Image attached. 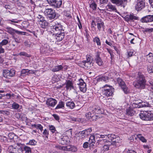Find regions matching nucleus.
<instances>
[{
  "mask_svg": "<svg viewBox=\"0 0 153 153\" xmlns=\"http://www.w3.org/2000/svg\"><path fill=\"white\" fill-rule=\"evenodd\" d=\"M146 82L145 77L141 72H138L136 80L133 82V85L136 88L143 89L146 87Z\"/></svg>",
  "mask_w": 153,
  "mask_h": 153,
  "instance_id": "nucleus-1",
  "label": "nucleus"
},
{
  "mask_svg": "<svg viewBox=\"0 0 153 153\" xmlns=\"http://www.w3.org/2000/svg\"><path fill=\"white\" fill-rule=\"evenodd\" d=\"M40 11L44 12V13L50 19H54L56 17V13L55 11L53 9L50 8L45 9L44 8H43Z\"/></svg>",
  "mask_w": 153,
  "mask_h": 153,
  "instance_id": "nucleus-2",
  "label": "nucleus"
},
{
  "mask_svg": "<svg viewBox=\"0 0 153 153\" xmlns=\"http://www.w3.org/2000/svg\"><path fill=\"white\" fill-rule=\"evenodd\" d=\"M103 93L107 97H111L114 94V88L111 86L105 85L103 86Z\"/></svg>",
  "mask_w": 153,
  "mask_h": 153,
  "instance_id": "nucleus-3",
  "label": "nucleus"
},
{
  "mask_svg": "<svg viewBox=\"0 0 153 153\" xmlns=\"http://www.w3.org/2000/svg\"><path fill=\"white\" fill-rule=\"evenodd\" d=\"M51 28L52 30L55 34L64 32V30L63 29L62 26L60 23L57 22H56L54 25L51 26Z\"/></svg>",
  "mask_w": 153,
  "mask_h": 153,
  "instance_id": "nucleus-4",
  "label": "nucleus"
},
{
  "mask_svg": "<svg viewBox=\"0 0 153 153\" xmlns=\"http://www.w3.org/2000/svg\"><path fill=\"white\" fill-rule=\"evenodd\" d=\"M50 5L54 7L59 8L62 4V0H47Z\"/></svg>",
  "mask_w": 153,
  "mask_h": 153,
  "instance_id": "nucleus-5",
  "label": "nucleus"
},
{
  "mask_svg": "<svg viewBox=\"0 0 153 153\" xmlns=\"http://www.w3.org/2000/svg\"><path fill=\"white\" fill-rule=\"evenodd\" d=\"M117 81L119 85L121 87L122 89L125 94H128L129 92V90L126 87L125 83L121 78H118L117 79Z\"/></svg>",
  "mask_w": 153,
  "mask_h": 153,
  "instance_id": "nucleus-6",
  "label": "nucleus"
},
{
  "mask_svg": "<svg viewBox=\"0 0 153 153\" xmlns=\"http://www.w3.org/2000/svg\"><path fill=\"white\" fill-rule=\"evenodd\" d=\"M79 85L80 91L83 93H85L87 90L86 85L82 79H80L78 80L77 84Z\"/></svg>",
  "mask_w": 153,
  "mask_h": 153,
  "instance_id": "nucleus-7",
  "label": "nucleus"
},
{
  "mask_svg": "<svg viewBox=\"0 0 153 153\" xmlns=\"http://www.w3.org/2000/svg\"><path fill=\"white\" fill-rule=\"evenodd\" d=\"M114 4H116L117 6H120L124 8L127 5V0H110Z\"/></svg>",
  "mask_w": 153,
  "mask_h": 153,
  "instance_id": "nucleus-8",
  "label": "nucleus"
},
{
  "mask_svg": "<svg viewBox=\"0 0 153 153\" xmlns=\"http://www.w3.org/2000/svg\"><path fill=\"white\" fill-rule=\"evenodd\" d=\"M15 74V71L13 69L10 70H4L3 71V75L4 77L10 78V77L13 76Z\"/></svg>",
  "mask_w": 153,
  "mask_h": 153,
  "instance_id": "nucleus-9",
  "label": "nucleus"
},
{
  "mask_svg": "<svg viewBox=\"0 0 153 153\" xmlns=\"http://www.w3.org/2000/svg\"><path fill=\"white\" fill-rule=\"evenodd\" d=\"M58 148L59 149L64 151H71L73 152H75L77 151L76 147L70 145H68L66 146H59Z\"/></svg>",
  "mask_w": 153,
  "mask_h": 153,
  "instance_id": "nucleus-10",
  "label": "nucleus"
},
{
  "mask_svg": "<svg viewBox=\"0 0 153 153\" xmlns=\"http://www.w3.org/2000/svg\"><path fill=\"white\" fill-rule=\"evenodd\" d=\"M145 0H138L135 6V9L138 11L140 10L145 7Z\"/></svg>",
  "mask_w": 153,
  "mask_h": 153,
  "instance_id": "nucleus-11",
  "label": "nucleus"
},
{
  "mask_svg": "<svg viewBox=\"0 0 153 153\" xmlns=\"http://www.w3.org/2000/svg\"><path fill=\"white\" fill-rule=\"evenodd\" d=\"M107 137H108V140L107 139L106 140H103V142H110V140H109V138H110L111 141L112 142H114L116 143H119L120 142L119 141L120 139L119 137H116L114 135H110V137H109L107 135H105Z\"/></svg>",
  "mask_w": 153,
  "mask_h": 153,
  "instance_id": "nucleus-12",
  "label": "nucleus"
},
{
  "mask_svg": "<svg viewBox=\"0 0 153 153\" xmlns=\"http://www.w3.org/2000/svg\"><path fill=\"white\" fill-rule=\"evenodd\" d=\"M57 103V100L56 99L52 98H48L46 100L47 105L51 107H54Z\"/></svg>",
  "mask_w": 153,
  "mask_h": 153,
  "instance_id": "nucleus-13",
  "label": "nucleus"
},
{
  "mask_svg": "<svg viewBox=\"0 0 153 153\" xmlns=\"http://www.w3.org/2000/svg\"><path fill=\"white\" fill-rule=\"evenodd\" d=\"M140 21L143 23L152 22L153 21V15H149L145 16L141 18Z\"/></svg>",
  "mask_w": 153,
  "mask_h": 153,
  "instance_id": "nucleus-14",
  "label": "nucleus"
},
{
  "mask_svg": "<svg viewBox=\"0 0 153 153\" xmlns=\"http://www.w3.org/2000/svg\"><path fill=\"white\" fill-rule=\"evenodd\" d=\"M81 64L82 67L85 68L87 69H89L93 65L94 63L92 61H91V62L82 61Z\"/></svg>",
  "mask_w": 153,
  "mask_h": 153,
  "instance_id": "nucleus-15",
  "label": "nucleus"
},
{
  "mask_svg": "<svg viewBox=\"0 0 153 153\" xmlns=\"http://www.w3.org/2000/svg\"><path fill=\"white\" fill-rule=\"evenodd\" d=\"M6 31L9 34L13 35L15 33L18 34H21L22 32L14 29L11 27H7L6 28Z\"/></svg>",
  "mask_w": 153,
  "mask_h": 153,
  "instance_id": "nucleus-16",
  "label": "nucleus"
},
{
  "mask_svg": "<svg viewBox=\"0 0 153 153\" xmlns=\"http://www.w3.org/2000/svg\"><path fill=\"white\" fill-rule=\"evenodd\" d=\"M100 53L99 52H97L96 53V57L95 58V60L96 62L99 66L102 65L103 64V61L100 57Z\"/></svg>",
  "mask_w": 153,
  "mask_h": 153,
  "instance_id": "nucleus-17",
  "label": "nucleus"
},
{
  "mask_svg": "<svg viewBox=\"0 0 153 153\" xmlns=\"http://www.w3.org/2000/svg\"><path fill=\"white\" fill-rule=\"evenodd\" d=\"M91 110L92 112H94L95 115H96V114H101L102 113L101 108L98 106H95L93 107L92 108Z\"/></svg>",
  "mask_w": 153,
  "mask_h": 153,
  "instance_id": "nucleus-18",
  "label": "nucleus"
},
{
  "mask_svg": "<svg viewBox=\"0 0 153 153\" xmlns=\"http://www.w3.org/2000/svg\"><path fill=\"white\" fill-rule=\"evenodd\" d=\"M106 8L107 10L109 11H114L115 12H117V10L115 7V6L113 5L111 3H109L106 6Z\"/></svg>",
  "mask_w": 153,
  "mask_h": 153,
  "instance_id": "nucleus-19",
  "label": "nucleus"
},
{
  "mask_svg": "<svg viewBox=\"0 0 153 153\" xmlns=\"http://www.w3.org/2000/svg\"><path fill=\"white\" fill-rule=\"evenodd\" d=\"M55 34H56L55 38L58 41H62L64 38L65 35L64 32H60V33Z\"/></svg>",
  "mask_w": 153,
  "mask_h": 153,
  "instance_id": "nucleus-20",
  "label": "nucleus"
},
{
  "mask_svg": "<svg viewBox=\"0 0 153 153\" xmlns=\"http://www.w3.org/2000/svg\"><path fill=\"white\" fill-rule=\"evenodd\" d=\"M49 49V46L47 44H43L42 45L40 51L41 53L47 52Z\"/></svg>",
  "mask_w": 153,
  "mask_h": 153,
  "instance_id": "nucleus-21",
  "label": "nucleus"
},
{
  "mask_svg": "<svg viewBox=\"0 0 153 153\" xmlns=\"http://www.w3.org/2000/svg\"><path fill=\"white\" fill-rule=\"evenodd\" d=\"M85 116L86 118L88 119H90L92 118V119H93V120H94V119L93 118L95 116L97 117V115H95L94 114V112H92V111H91L89 112L86 113L85 114Z\"/></svg>",
  "mask_w": 153,
  "mask_h": 153,
  "instance_id": "nucleus-22",
  "label": "nucleus"
},
{
  "mask_svg": "<svg viewBox=\"0 0 153 153\" xmlns=\"http://www.w3.org/2000/svg\"><path fill=\"white\" fill-rule=\"evenodd\" d=\"M136 102L134 103L133 105L134 107L136 108H140L143 107V105L141 103V100H139L135 101Z\"/></svg>",
  "mask_w": 153,
  "mask_h": 153,
  "instance_id": "nucleus-23",
  "label": "nucleus"
},
{
  "mask_svg": "<svg viewBox=\"0 0 153 153\" xmlns=\"http://www.w3.org/2000/svg\"><path fill=\"white\" fill-rule=\"evenodd\" d=\"M147 61L149 63H152L153 62V54L152 53H149L146 56Z\"/></svg>",
  "mask_w": 153,
  "mask_h": 153,
  "instance_id": "nucleus-24",
  "label": "nucleus"
},
{
  "mask_svg": "<svg viewBox=\"0 0 153 153\" xmlns=\"http://www.w3.org/2000/svg\"><path fill=\"white\" fill-rule=\"evenodd\" d=\"M66 87L67 89H71L73 88V84L70 80H67L66 82Z\"/></svg>",
  "mask_w": 153,
  "mask_h": 153,
  "instance_id": "nucleus-25",
  "label": "nucleus"
},
{
  "mask_svg": "<svg viewBox=\"0 0 153 153\" xmlns=\"http://www.w3.org/2000/svg\"><path fill=\"white\" fill-rule=\"evenodd\" d=\"M66 106L68 108L71 109H73L75 107V105L73 101H68L66 103Z\"/></svg>",
  "mask_w": 153,
  "mask_h": 153,
  "instance_id": "nucleus-26",
  "label": "nucleus"
},
{
  "mask_svg": "<svg viewBox=\"0 0 153 153\" xmlns=\"http://www.w3.org/2000/svg\"><path fill=\"white\" fill-rule=\"evenodd\" d=\"M63 68L62 66L61 65H60L55 66L52 69V71L53 72H56L62 70Z\"/></svg>",
  "mask_w": 153,
  "mask_h": 153,
  "instance_id": "nucleus-27",
  "label": "nucleus"
},
{
  "mask_svg": "<svg viewBox=\"0 0 153 153\" xmlns=\"http://www.w3.org/2000/svg\"><path fill=\"white\" fill-rule=\"evenodd\" d=\"M92 131V129L91 128H88L82 131V134H84L85 136H88L90 134V133Z\"/></svg>",
  "mask_w": 153,
  "mask_h": 153,
  "instance_id": "nucleus-28",
  "label": "nucleus"
},
{
  "mask_svg": "<svg viewBox=\"0 0 153 153\" xmlns=\"http://www.w3.org/2000/svg\"><path fill=\"white\" fill-rule=\"evenodd\" d=\"M32 71L27 69H23L21 71V74H24L25 75H27L31 73Z\"/></svg>",
  "mask_w": 153,
  "mask_h": 153,
  "instance_id": "nucleus-29",
  "label": "nucleus"
},
{
  "mask_svg": "<svg viewBox=\"0 0 153 153\" xmlns=\"http://www.w3.org/2000/svg\"><path fill=\"white\" fill-rule=\"evenodd\" d=\"M134 111L131 108L127 109L126 111L127 114L130 116L133 115L134 114Z\"/></svg>",
  "mask_w": 153,
  "mask_h": 153,
  "instance_id": "nucleus-30",
  "label": "nucleus"
},
{
  "mask_svg": "<svg viewBox=\"0 0 153 153\" xmlns=\"http://www.w3.org/2000/svg\"><path fill=\"white\" fill-rule=\"evenodd\" d=\"M64 107V102L62 101L59 102L55 108L56 109L63 108Z\"/></svg>",
  "mask_w": 153,
  "mask_h": 153,
  "instance_id": "nucleus-31",
  "label": "nucleus"
},
{
  "mask_svg": "<svg viewBox=\"0 0 153 153\" xmlns=\"http://www.w3.org/2000/svg\"><path fill=\"white\" fill-rule=\"evenodd\" d=\"M93 41L94 42L96 43L97 45H101V43L100 42V40L98 37H94L93 39Z\"/></svg>",
  "mask_w": 153,
  "mask_h": 153,
  "instance_id": "nucleus-32",
  "label": "nucleus"
},
{
  "mask_svg": "<svg viewBox=\"0 0 153 153\" xmlns=\"http://www.w3.org/2000/svg\"><path fill=\"white\" fill-rule=\"evenodd\" d=\"M137 137L143 143H146V140L144 137L141 134H138L137 135Z\"/></svg>",
  "mask_w": 153,
  "mask_h": 153,
  "instance_id": "nucleus-33",
  "label": "nucleus"
},
{
  "mask_svg": "<svg viewBox=\"0 0 153 153\" xmlns=\"http://www.w3.org/2000/svg\"><path fill=\"white\" fill-rule=\"evenodd\" d=\"M104 26V23L103 22H100L97 23V27L99 31L101 30L102 27L103 28Z\"/></svg>",
  "mask_w": 153,
  "mask_h": 153,
  "instance_id": "nucleus-34",
  "label": "nucleus"
},
{
  "mask_svg": "<svg viewBox=\"0 0 153 153\" xmlns=\"http://www.w3.org/2000/svg\"><path fill=\"white\" fill-rule=\"evenodd\" d=\"M88 141L89 143H95L96 141L95 139V137L94 135H91L89 138Z\"/></svg>",
  "mask_w": 153,
  "mask_h": 153,
  "instance_id": "nucleus-35",
  "label": "nucleus"
},
{
  "mask_svg": "<svg viewBox=\"0 0 153 153\" xmlns=\"http://www.w3.org/2000/svg\"><path fill=\"white\" fill-rule=\"evenodd\" d=\"M68 138L67 137L65 136L62 138V142L61 143H69V140H68Z\"/></svg>",
  "mask_w": 153,
  "mask_h": 153,
  "instance_id": "nucleus-36",
  "label": "nucleus"
},
{
  "mask_svg": "<svg viewBox=\"0 0 153 153\" xmlns=\"http://www.w3.org/2000/svg\"><path fill=\"white\" fill-rule=\"evenodd\" d=\"M90 7L93 10H95L97 9V5L95 3V2L93 1L91 4H90Z\"/></svg>",
  "mask_w": 153,
  "mask_h": 153,
  "instance_id": "nucleus-37",
  "label": "nucleus"
},
{
  "mask_svg": "<svg viewBox=\"0 0 153 153\" xmlns=\"http://www.w3.org/2000/svg\"><path fill=\"white\" fill-rule=\"evenodd\" d=\"M46 24L45 21H44L43 22L39 21V25H40L41 27L43 29L45 28Z\"/></svg>",
  "mask_w": 153,
  "mask_h": 153,
  "instance_id": "nucleus-38",
  "label": "nucleus"
},
{
  "mask_svg": "<svg viewBox=\"0 0 153 153\" xmlns=\"http://www.w3.org/2000/svg\"><path fill=\"white\" fill-rule=\"evenodd\" d=\"M13 108L16 109L19 108L20 107H22V106H20L19 105L15 102H13L12 105Z\"/></svg>",
  "mask_w": 153,
  "mask_h": 153,
  "instance_id": "nucleus-39",
  "label": "nucleus"
},
{
  "mask_svg": "<svg viewBox=\"0 0 153 153\" xmlns=\"http://www.w3.org/2000/svg\"><path fill=\"white\" fill-rule=\"evenodd\" d=\"M7 21L8 22H10L12 23H19L20 22V20H18L16 19H12L8 20Z\"/></svg>",
  "mask_w": 153,
  "mask_h": 153,
  "instance_id": "nucleus-40",
  "label": "nucleus"
},
{
  "mask_svg": "<svg viewBox=\"0 0 153 153\" xmlns=\"http://www.w3.org/2000/svg\"><path fill=\"white\" fill-rule=\"evenodd\" d=\"M147 71L149 73L153 72V66L152 65H149L147 67Z\"/></svg>",
  "mask_w": 153,
  "mask_h": 153,
  "instance_id": "nucleus-41",
  "label": "nucleus"
},
{
  "mask_svg": "<svg viewBox=\"0 0 153 153\" xmlns=\"http://www.w3.org/2000/svg\"><path fill=\"white\" fill-rule=\"evenodd\" d=\"M49 129L53 133H54L56 131L55 128L54 126L52 125L49 126Z\"/></svg>",
  "mask_w": 153,
  "mask_h": 153,
  "instance_id": "nucleus-42",
  "label": "nucleus"
},
{
  "mask_svg": "<svg viewBox=\"0 0 153 153\" xmlns=\"http://www.w3.org/2000/svg\"><path fill=\"white\" fill-rule=\"evenodd\" d=\"M24 149L25 151V153H29L31 152V149L27 146H25L24 147Z\"/></svg>",
  "mask_w": 153,
  "mask_h": 153,
  "instance_id": "nucleus-43",
  "label": "nucleus"
},
{
  "mask_svg": "<svg viewBox=\"0 0 153 153\" xmlns=\"http://www.w3.org/2000/svg\"><path fill=\"white\" fill-rule=\"evenodd\" d=\"M8 43V41L7 39H4L0 43V45L2 46L6 45Z\"/></svg>",
  "mask_w": 153,
  "mask_h": 153,
  "instance_id": "nucleus-44",
  "label": "nucleus"
},
{
  "mask_svg": "<svg viewBox=\"0 0 153 153\" xmlns=\"http://www.w3.org/2000/svg\"><path fill=\"white\" fill-rule=\"evenodd\" d=\"M134 50H131L127 51V56L128 57H131L134 54Z\"/></svg>",
  "mask_w": 153,
  "mask_h": 153,
  "instance_id": "nucleus-45",
  "label": "nucleus"
},
{
  "mask_svg": "<svg viewBox=\"0 0 153 153\" xmlns=\"http://www.w3.org/2000/svg\"><path fill=\"white\" fill-rule=\"evenodd\" d=\"M18 54L20 56H24L27 57H30V55L27 54L26 53L23 52H21L19 53Z\"/></svg>",
  "mask_w": 153,
  "mask_h": 153,
  "instance_id": "nucleus-46",
  "label": "nucleus"
},
{
  "mask_svg": "<svg viewBox=\"0 0 153 153\" xmlns=\"http://www.w3.org/2000/svg\"><path fill=\"white\" fill-rule=\"evenodd\" d=\"M91 56L89 55H87L86 56V60L83 61H86V62H91Z\"/></svg>",
  "mask_w": 153,
  "mask_h": 153,
  "instance_id": "nucleus-47",
  "label": "nucleus"
},
{
  "mask_svg": "<svg viewBox=\"0 0 153 153\" xmlns=\"http://www.w3.org/2000/svg\"><path fill=\"white\" fill-rule=\"evenodd\" d=\"M48 134V132L47 131L46 129H45L43 132V137H47V136Z\"/></svg>",
  "mask_w": 153,
  "mask_h": 153,
  "instance_id": "nucleus-48",
  "label": "nucleus"
},
{
  "mask_svg": "<svg viewBox=\"0 0 153 153\" xmlns=\"http://www.w3.org/2000/svg\"><path fill=\"white\" fill-rule=\"evenodd\" d=\"M145 31L146 32H149V33L153 32V28H146L145 30Z\"/></svg>",
  "mask_w": 153,
  "mask_h": 153,
  "instance_id": "nucleus-49",
  "label": "nucleus"
},
{
  "mask_svg": "<svg viewBox=\"0 0 153 153\" xmlns=\"http://www.w3.org/2000/svg\"><path fill=\"white\" fill-rule=\"evenodd\" d=\"M103 149L105 151H107L109 149V146L108 144H106L104 145L103 146Z\"/></svg>",
  "mask_w": 153,
  "mask_h": 153,
  "instance_id": "nucleus-50",
  "label": "nucleus"
},
{
  "mask_svg": "<svg viewBox=\"0 0 153 153\" xmlns=\"http://www.w3.org/2000/svg\"><path fill=\"white\" fill-rule=\"evenodd\" d=\"M130 20H133V19L136 20L137 19V17L135 16H134L133 14H130Z\"/></svg>",
  "mask_w": 153,
  "mask_h": 153,
  "instance_id": "nucleus-51",
  "label": "nucleus"
},
{
  "mask_svg": "<svg viewBox=\"0 0 153 153\" xmlns=\"http://www.w3.org/2000/svg\"><path fill=\"white\" fill-rule=\"evenodd\" d=\"M53 116L56 120L59 121V117L56 114H54L53 115Z\"/></svg>",
  "mask_w": 153,
  "mask_h": 153,
  "instance_id": "nucleus-52",
  "label": "nucleus"
},
{
  "mask_svg": "<svg viewBox=\"0 0 153 153\" xmlns=\"http://www.w3.org/2000/svg\"><path fill=\"white\" fill-rule=\"evenodd\" d=\"M14 134L12 133H9L8 135V137L10 140H12L13 138Z\"/></svg>",
  "mask_w": 153,
  "mask_h": 153,
  "instance_id": "nucleus-53",
  "label": "nucleus"
},
{
  "mask_svg": "<svg viewBox=\"0 0 153 153\" xmlns=\"http://www.w3.org/2000/svg\"><path fill=\"white\" fill-rule=\"evenodd\" d=\"M14 95L13 94H7L6 95V96H9V97H7V99H10L11 98V97H13Z\"/></svg>",
  "mask_w": 153,
  "mask_h": 153,
  "instance_id": "nucleus-54",
  "label": "nucleus"
},
{
  "mask_svg": "<svg viewBox=\"0 0 153 153\" xmlns=\"http://www.w3.org/2000/svg\"><path fill=\"white\" fill-rule=\"evenodd\" d=\"M40 19V20H39V21L43 22L44 21H45L44 19V18L42 16L39 15V19Z\"/></svg>",
  "mask_w": 153,
  "mask_h": 153,
  "instance_id": "nucleus-55",
  "label": "nucleus"
},
{
  "mask_svg": "<svg viewBox=\"0 0 153 153\" xmlns=\"http://www.w3.org/2000/svg\"><path fill=\"white\" fill-rule=\"evenodd\" d=\"M96 26V23L94 20H93L92 21L91 23V27H94Z\"/></svg>",
  "mask_w": 153,
  "mask_h": 153,
  "instance_id": "nucleus-56",
  "label": "nucleus"
},
{
  "mask_svg": "<svg viewBox=\"0 0 153 153\" xmlns=\"http://www.w3.org/2000/svg\"><path fill=\"white\" fill-rule=\"evenodd\" d=\"M100 3L101 4H105L108 1V0H100Z\"/></svg>",
  "mask_w": 153,
  "mask_h": 153,
  "instance_id": "nucleus-57",
  "label": "nucleus"
},
{
  "mask_svg": "<svg viewBox=\"0 0 153 153\" xmlns=\"http://www.w3.org/2000/svg\"><path fill=\"white\" fill-rule=\"evenodd\" d=\"M4 51L3 48H2V46L0 45V53H4Z\"/></svg>",
  "mask_w": 153,
  "mask_h": 153,
  "instance_id": "nucleus-58",
  "label": "nucleus"
},
{
  "mask_svg": "<svg viewBox=\"0 0 153 153\" xmlns=\"http://www.w3.org/2000/svg\"><path fill=\"white\" fill-rule=\"evenodd\" d=\"M130 15H128L125 17V19L127 21H129L130 20Z\"/></svg>",
  "mask_w": 153,
  "mask_h": 153,
  "instance_id": "nucleus-59",
  "label": "nucleus"
},
{
  "mask_svg": "<svg viewBox=\"0 0 153 153\" xmlns=\"http://www.w3.org/2000/svg\"><path fill=\"white\" fill-rule=\"evenodd\" d=\"M71 120L73 121L76 122L79 121L80 120L79 119L74 117L72 118H71Z\"/></svg>",
  "mask_w": 153,
  "mask_h": 153,
  "instance_id": "nucleus-60",
  "label": "nucleus"
},
{
  "mask_svg": "<svg viewBox=\"0 0 153 153\" xmlns=\"http://www.w3.org/2000/svg\"><path fill=\"white\" fill-rule=\"evenodd\" d=\"M127 153H137V152L134 151L132 150H128L127 152Z\"/></svg>",
  "mask_w": 153,
  "mask_h": 153,
  "instance_id": "nucleus-61",
  "label": "nucleus"
},
{
  "mask_svg": "<svg viewBox=\"0 0 153 153\" xmlns=\"http://www.w3.org/2000/svg\"><path fill=\"white\" fill-rule=\"evenodd\" d=\"M79 136L80 137H81L82 138H83L85 137L84 134H82V131L79 132Z\"/></svg>",
  "mask_w": 153,
  "mask_h": 153,
  "instance_id": "nucleus-62",
  "label": "nucleus"
},
{
  "mask_svg": "<svg viewBox=\"0 0 153 153\" xmlns=\"http://www.w3.org/2000/svg\"><path fill=\"white\" fill-rule=\"evenodd\" d=\"M149 1L151 6L153 8V0H149Z\"/></svg>",
  "mask_w": 153,
  "mask_h": 153,
  "instance_id": "nucleus-63",
  "label": "nucleus"
},
{
  "mask_svg": "<svg viewBox=\"0 0 153 153\" xmlns=\"http://www.w3.org/2000/svg\"><path fill=\"white\" fill-rule=\"evenodd\" d=\"M78 27H79V29H82V26L81 22H79L78 23Z\"/></svg>",
  "mask_w": 153,
  "mask_h": 153,
  "instance_id": "nucleus-64",
  "label": "nucleus"
}]
</instances>
